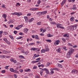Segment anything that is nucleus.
Returning <instances> with one entry per match:
<instances>
[{
	"instance_id": "obj_42",
	"label": "nucleus",
	"mask_w": 78,
	"mask_h": 78,
	"mask_svg": "<svg viewBox=\"0 0 78 78\" xmlns=\"http://www.w3.org/2000/svg\"><path fill=\"white\" fill-rule=\"evenodd\" d=\"M18 27H19V28H21L22 27H23V25H20L18 26Z\"/></svg>"
},
{
	"instance_id": "obj_37",
	"label": "nucleus",
	"mask_w": 78,
	"mask_h": 78,
	"mask_svg": "<svg viewBox=\"0 0 78 78\" xmlns=\"http://www.w3.org/2000/svg\"><path fill=\"white\" fill-rule=\"evenodd\" d=\"M46 41L48 42H51V40H47Z\"/></svg>"
},
{
	"instance_id": "obj_29",
	"label": "nucleus",
	"mask_w": 78,
	"mask_h": 78,
	"mask_svg": "<svg viewBox=\"0 0 78 78\" xmlns=\"http://www.w3.org/2000/svg\"><path fill=\"white\" fill-rule=\"evenodd\" d=\"M37 14L38 15H39V16H41V15H42V12H39L38 13H37Z\"/></svg>"
},
{
	"instance_id": "obj_48",
	"label": "nucleus",
	"mask_w": 78,
	"mask_h": 78,
	"mask_svg": "<svg viewBox=\"0 0 78 78\" xmlns=\"http://www.w3.org/2000/svg\"><path fill=\"white\" fill-rule=\"evenodd\" d=\"M63 49H64V50H65L66 51L67 50V48H66V47H63Z\"/></svg>"
},
{
	"instance_id": "obj_7",
	"label": "nucleus",
	"mask_w": 78,
	"mask_h": 78,
	"mask_svg": "<svg viewBox=\"0 0 78 78\" xmlns=\"http://www.w3.org/2000/svg\"><path fill=\"white\" fill-rule=\"evenodd\" d=\"M39 9V8H30V11H36Z\"/></svg>"
},
{
	"instance_id": "obj_3",
	"label": "nucleus",
	"mask_w": 78,
	"mask_h": 78,
	"mask_svg": "<svg viewBox=\"0 0 78 78\" xmlns=\"http://www.w3.org/2000/svg\"><path fill=\"white\" fill-rule=\"evenodd\" d=\"M63 37H67L66 38V40H69V35L68 34H65L63 35Z\"/></svg>"
},
{
	"instance_id": "obj_60",
	"label": "nucleus",
	"mask_w": 78,
	"mask_h": 78,
	"mask_svg": "<svg viewBox=\"0 0 78 78\" xmlns=\"http://www.w3.org/2000/svg\"><path fill=\"white\" fill-rule=\"evenodd\" d=\"M2 8H6V7H5V5H3L2 6Z\"/></svg>"
},
{
	"instance_id": "obj_10",
	"label": "nucleus",
	"mask_w": 78,
	"mask_h": 78,
	"mask_svg": "<svg viewBox=\"0 0 78 78\" xmlns=\"http://www.w3.org/2000/svg\"><path fill=\"white\" fill-rule=\"evenodd\" d=\"M38 49V48H31V50H33L34 51H35V50H37Z\"/></svg>"
},
{
	"instance_id": "obj_2",
	"label": "nucleus",
	"mask_w": 78,
	"mask_h": 78,
	"mask_svg": "<svg viewBox=\"0 0 78 78\" xmlns=\"http://www.w3.org/2000/svg\"><path fill=\"white\" fill-rule=\"evenodd\" d=\"M3 40L8 44V45H9L10 44V43L9 42V41L8 40H7V39L6 38H4L3 39Z\"/></svg>"
},
{
	"instance_id": "obj_17",
	"label": "nucleus",
	"mask_w": 78,
	"mask_h": 78,
	"mask_svg": "<svg viewBox=\"0 0 78 78\" xmlns=\"http://www.w3.org/2000/svg\"><path fill=\"white\" fill-rule=\"evenodd\" d=\"M70 20L72 21V22H73L74 21V17H72L70 19Z\"/></svg>"
},
{
	"instance_id": "obj_18",
	"label": "nucleus",
	"mask_w": 78,
	"mask_h": 78,
	"mask_svg": "<svg viewBox=\"0 0 78 78\" xmlns=\"http://www.w3.org/2000/svg\"><path fill=\"white\" fill-rule=\"evenodd\" d=\"M34 20V18H32L29 20V22H33V21Z\"/></svg>"
},
{
	"instance_id": "obj_5",
	"label": "nucleus",
	"mask_w": 78,
	"mask_h": 78,
	"mask_svg": "<svg viewBox=\"0 0 78 78\" xmlns=\"http://www.w3.org/2000/svg\"><path fill=\"white\" fill-rule=\"evenodd\" d=\"M59 43H60V41L59 40H57L55 42H54V44L56 45H58L59 44Z\"/></svg>"
},
{
	"instance_id": "obj_47",
	"label": "nucleus",
	"mask_w": 78,
	"mask_h": 78,
	"mask_svg": "<svg viewBox=\"0 0 78 78\" xmlns=\"http://www.w3.org/2000/svg\"><path fill=\"white\" fill-rule=\"evenodd\" d=\"M50 63L49 62L47 63V67L48 66H50Z\"/></svg>"
},
{
	"instance_id": "obj_32",
	"label": "nucleus",
	"mask_w": 78,
	"mask_h": 78,
	"mask_svg": "<svg viewBox=\"0 0 78 78\" xmlns=\"http://www.w3.org/2000/svg\"><path fill=\"white\" fill-rule=\"evenodd\" d=\"M57 51H58V52H60L61 51V49L60 48H58V49L56 50Z\"/></svg>"
},
{
	"instance_id": "obj_11",
	"label": "nucleus",
	"mask_w": 78,
	"mask_h": 78,
	"mask_svg": "<svg viewBox=\"0 0 78 78\" xmlns=\"http://www.w3.org/2000/svg\"><path fill=\"white\" fill-rule=\"evenodd\" d=\"M24 19L25 20V21L27 23H28V17H27V16H24Z\"/></svg>"
},
{
	"instance_id": "obj_9",
	"label": "nucleus",
	"mask_w": 78,
	"mask_h": 78,
	"mask_svg": "<svg viewBox=\"0 0 78 78\" xmlns=\"http://www.w3.org/2000/svg\"><path fill=\"white\" fill-rule=\"evenodd\" d=\"M66 0H64L61 3V6H63V5H64L65 3H66Z\"/></svg>"
},
{
	"instance_id": "obj_63",
	"label": "nucleus",
	"mask_w": 78,
	"mask_h": 78,
	"mask_svg": "<svg viewBox=\"0 0 78 78\" xmlns=\"http://www.w3.org/2000/svg\"><path fill=\"white\" fill-rule=\"evenodd\" d=\"M75 63L76 64H78V61L77 60V61H76L75 62Z\"/></svg>"
},
{
	"instance_id": "obj_61",
	"label": "nucleus",
	"mask_w": 78,
	"mask_h": 78,
	"mask_svg": "<svg viewBox=\"0 0 78 78\" xmlns=\"http://www.w3.org/2000/svg\"><path fill=\"white\" fill-rule=\"evenodd\" d=\"M20 72H23V69H20Z\"/></svg>"
},
{
	"instance_id": "obj_45",
	"label": "nucleus",
	"mask_w": 78,
	"mask_h": 78,
	"mask_svg": "<svg viewBox=\"0 0 78 78\" xmlns=\"http://www.w3.org/2000/svg\"><path fill=\"white\" fill-rule=\"evenodd\" d=\"M41 53H45V50L44 49H42L41 51Z\"/></svg>"
},
{
	"instance_id": "obj_13",
	"label": "nucleus",
	"mask_w": 78,
	"mask_h": 78,
	"mask_svg": "<svg viewBox=\"0 0 78 78\" xmlns=\"http://www.w3.org/2000/svg\"><path fill=\"white\" fill-rule=\"evenodd\" d=\"M47 37H53V35H51L50 34H48L47 35Z\"/></svg>"
},
{
	"instance_id": "obj_27",
	"label": "nucleus",
	"mask_w": 78,
	"mask_h": 78,
	"mask_svg": "<svg viewBox=\"0 0 78 78\" xmlns=\"http://www.w3.org/2000/svg\"><path fill=\"white\" fill-rule=\"evenodd\" d=\"M62 41H64L65 42H66V39L65 38H63L62 39Z\"/></svg>"
},
{
	"instance_id": "obj_59",
	"label": "nucleus",
	"mask_w": 78,
	"mask_h": 78,
	"mask_svg": "<svg viewBox=\"0 0 78 78\" xmlns=\"http://www.w3.org/2000/svg\"><path fill=\"white\" fill-rule=\"evenodd\" d=\"M36 60L38 61V60H41V58H38L36 59Z\"/></svg>"
},
{
	"instance_id": "obj_43",
	"label": "nucleus",
	"mask_w": 78,
	"mask_h": 78,
	"mask_svg": "<svg viewBox=\"0 0 78 78\" xmlns=\"http://www.w3.org/2000/svg\"><path fill=\"white\" fill-rule=\"evenodd\" d=\"M19 34L20 35H21V36H23V35H24V34L22 32H20L19 33Z\"/></svg>"
},
{
	"instance_id": "obj_6",
	"label": "nucleus",
	"mask_w": 78,
	"mask_h": 78,
	"mask_svg": "<svg viewBox=\"0 0 78 78\" xmlns=\"http://www.w3.org/2000/svg\"><path fill=\"white\" fill-rule=\"evenodd\" d=\"M10 61H11V62H13L14 63L17 62L16 60H14L13 58H12L10 59Z\"/></svg>"
},
{
	"instance_id": "obj_44",
	"label": "nucleus",
	"mask_w": 78,
	"mask_h": 78,
	"mask_svg": "<svg viewBox=\"0 0 78 78\" xmlns=\"http://www.w3.org/2000/svg\"><path fill=\"white\" fill-rule=\"evenodd\" d=\"M3 31H0V35L2 36V33H3Z\"/></svg>"
},
{
	"instance_id": "obj_54",
	"label": "nucleus",
	"mask_w": 78,
	"mask_h": 78,
	"mask_svg": "<svg viewBox=\"0 0 78 78\" xmlns=\"http://www.w3.org/2000/svg\"><path fill=\"white\" fill-rule=\"evenodd\" d=\"M47 69L46 68H44V69H42V71H43V72H44V71H45L46 70V69Z\"/></svg>"
},
{
	"instance_id": "obj_57",
	"label": "nucleus",
	"mask_w": 78,
	"mask_h": 78,
	"mask_svg": "<svg viewBox=\"0 0 78 78\" xmlns=\"http://www.w3.org/2000/svg\"><path fill=\"white\" fill-rule=\"evenodd\" d=\"M40 2H41L40 0H39V1H38V2H37V4H38L39 5V4H40Z\"/></svg>"
},
{
	"instance_id": "obj_8",
	"label": "nucleus",
	"mask_w": 78,
	"mask_h": 78,
	"mask_svg": "<svg viewBox=\"0 0 78 78\" xmlns=\"http://www.w3.org/2000/svg\"><path fill=\"white\" fill-rule=\"evenodd\" d=\"M77 26L78 25L77 24H75L73 26L74 30H76V27H77Z\"/></svg>"
},
{
	"instance_id": "obj_24",
	"label": "nucleus",
	"mask_w": 78,
	"mask_h": 78,
	"mask_svg": "<svg viewBox=\"0 0 78 78\" xmlns=\"http://www.w3.org/2000/svg\"><path fill=\"white\" fill-rule=\"evenodd\" d=\"M38 37L37 35H35V39H39V38Z\"/></svg>"
},
{
	"instance_id": "obj_19",
	"label": "nucleus",
	"mask_w": 78,
	"mask_h": 78,
	"mask_svg": "<svg viewBox=\"0 0 78 78\" xmlns=\"http://www.w3.org/2000/svg\"><path fill=\"white\" fill-rule=\"evenodd\" d=\"M45 71L47 74H49V71H48V70L47 69H46Z\"/></svg>"
},
{
	"instance_id": "obj_20",
	"label": "nucleus",
	"mask_w": 78,
	"mask_h": 78,
	"mask_svg": "<svg viewBox=\"0 0 78 78\" xmlns=\"http://www.w3.org/2000/svg\"><path fill=\"white\" fill-rule=\"evenodd\" d=\"M6 16H6V14H4L2 15V17H4V18L5 19H6Z\"/></svg>"
},
{
	"instance_id": "obj_39",
	"label": "nucleus",
	"mask_w": 78,
	"mask_h": 78,
	"mask_svg": "<svg viewBox=\"0 0 78 78\" xmlns=\"http://www.w3.org/2000/svg\"><path fill=\"white\" fill-rule=\"evenodd\" d=\"M15 15L16 16H19V12H15Z\"/></svg>"
},
{
	"instance_id": "obj_64",
	"label": "nucleus",
	"mask_w": 78,
	"mask_h": 78,
	"mask_svg": "<svg viewBox=\"0 0 78 78\" xmlns=\"http://www.w3.org/2000/svg\"><path fill=\"white\" fill-rule=\"evenodd\" d=\"M76 58H78V53L77 54V55L75 56Z\"/></svg>"
},
{
	"instance_id": "obj_12",
	"label": "nucleus",
	"mask_w": 78,
	"mask_h": 78,
	"mask_svg": "<svg viewBox=\"0 0 78 78\" xmlns=\"http://www.w3.org/2000/svg\"><path fill=\"white\" fill-rule=\"evenodd\" d=\"M9 70L12 72H14V70H15L14 69H13V68L10 69Z\"/></svg>"
},
{
	"instance_id": "obj_36",
	"label": "nucleus",
	"mask_w": 78,
	"mask_h": 78,
	"mask_svg": "<svg viewBox=\"0 0 78 78\" xmlns=\"http://www.w3.org/2000/svg\"><path fill=\"white\" fill-rule=\"evenodd\" d=\"M22 38H23V37H19L17 38V39H22Z\"/></svg>"
},
{
	"instance_id": "obj_41",
	"label": "nucleus",
	"mask_w": 78,
	"mask_h": 78,
	"mask_svg": "<svg viewBox=\"0 0 78 78\" xmlns=\"http://www.w3.org/2000/svg\"><path fill=\"white\" fill-rule=\"evenodd\" d=\"M40 76L36 75L35 76V78H40Z\"/></svg>"
},
{
	"instance_id": "obj_50",
	"label": "nucleus",
	"mask_w": 78,
	"mask_h": 78,
	"mask_svg": "<svg viewBox=\"0 0 78 78\" xmlns=\"http://www.w3.org/2000/svg\"><path fill=\"white\" fill-rule=\"evenodd\" d=\"M8 33L7 32H4V35H6V34H8Z\"/></svg>"
},
{
	"instance_id": "obj_1",
	"label": "nucleus",
	"mask_w": 78,
	"mask_h": 78,
	"mask_svg": "<svg viewBox=\"0 0 78 78\" xmlns=\"http://www.w3.org/2000/svg\"><path fill=\"white\" fill-rule=\"evenodd\" d=\"M74 51V49L71 48L67 53L66 55V58H70V57L71 56V55H72V53Z\"/></svg>"
},
{
	"instance_id": "obj_53",
	"label": "nucleus",
	"mask_w": 78,
	"mask_h": 78,
	"mask_svg": "<svg viewBox=\"0 0 78 78\" xmlns=\"http://www.w3.org/2000/svg\"><path fill=\"white\" fill-rule=\"evenodd\" d=\"M37 24V25H41V22H38Z\"/></svg>"
},
{
	"instance_id": "obj_49",
	"label": "nucleus",
	"mask_w": 78,
	"mask_h": 78,
	"mask_svg": "<svg viewBox=\"0 0 78 78\" xmlns=\"http://www.w3.org/2000/svg\"><path fill=\"white\" fill-rule=\"evenodd\" d=\"M15 29H16V30H20V28H19V26H18L16 28H15Z\"/></svg>"
},
{
	"instance_id": "obj_38",
	"label": "nucleus",
	"mask_w": 78,
	"mask_h": 78,
	"mask_svg": "<svg viewBox=\"0 0 78 78\" xmlns=\"http://www.w3.org/2000/svg\"><path fill=\"white\" fill-rule=\"evenodd\" d=\"M50 23L51 24H52V25H53L54 24H56V23L55 22H51Z\"/></svg>"
},
{
	"instance_id": "obj_14",
	"label": "nucleus",
	"mask_w": 78,
	"mask_h": 78,
	"mask_svg": "<svg viewBox=\"0 0 78 78\" xmlns=\"http://www.w3.org/2000/svg\"><path fill=\"white\" fill-rule=\"evenodd\" d=\"M47 12V11H44V12H41L42 14H45Z\"/></svg>"
},
{
	"instance_id": "obj_28",
	"label": "nucleus",
	"mask_w": 78,
	"mask_h": 78,
	"mask_svg": "<svg viewBox=\"0 0 78 78\" xmlns=\"http://www.w3.org/2000/svg\"><path fill=\"white\" fill-rule=\"evenodd\" d=\"M76 7V5H73V9H75Z\"/></svg>"
},
{
	"instance_id": "obj_40",
	"label": "nucleus",
	"mask_w": 78,
	"mask_h": 78,
	"mask_svg": "<svg viewBox=\"0 0 78 78\" xmlns=\"http://www.w3.org/2000/svg\"><path fill=\"white\" fill-rule=\"evenodd\" d=\"M34 43H32L29 44V45H34Z\"/></svg>"
},
{
	"instance_id": "obj_35",
	"label": "nucleus",
	"mask_w": 78,
	"mask_h": 78,
	"mask_svg": "<svg viewBox=\"0 0 78 78\" xmlns=\"http://www.w3.org/2000/svg\"><path fill=\"white\" fill-rule=\"evenodd\" d=\"M60 25V24H58V25H57V28H60L61 26Z\"/></svg>"
},
{
	"instance_id": "obj_22",
	"label": "nucleus",
	"mask_w": 78,
	"mask_h": 78,
	"mask_svg": "<svg viewBox=\"0 0 78 78\" xmlns=\"http://www.w3.org/2000/svg\"><path fill=\"white\" fill-rule=\"evenodd\" d=\"M34 56H35L36 58H37V57H39V55H37L36 54H35L34 55Z\"/></svg>"
},
{
	"instance_id": "obj_23",
	"label": "nucleus",
	"mask_w": 78,
	"mask_h": 78,
	"mask_svg": "<svg viewBox=\"0 0 78 78\" xmlns=\"http://www.w3.org/2000/svg\"><path fill=\"white\" fill-rule=\"evenodd\" d=\"M54 70V69H51V73H54V71H53V70Z\"/></svg>"
},
{
	"instance_id": "obj_15",
	"label": "nucleus",
	"mask_w": 78,
	"mask_h": 78,
	"mask_svg": "<svg viewBox=\"0 0 78 78\" xmlns=\"http://www.w3.org/2000/svg\"><path fill=\"white\" fill-rule=\"evenodd\" d=\"M28 31V29H27V28H25L24 29V32L25 33H27Z\"/></svg>"
},
{
	"instance_id": "obj_4",
	"label": "nucleus",
	"mask_w": 78,
	"mask_h": 78,
	"mask_svg": "<svg viewBox=\"0 0 78 78\" xmlns=\"http://www.w3.org/2000/svg\"><path fill=\"white\" fill-rule=\"evenodd\" d=\"M72 73H74V74H76V73H78V71L76 70V69H73L72 71Z\"/></svg>"
},
{
	"instance_id": "obj_31",
	"label": "nucleus",
	"mask_w": 78,
	"mask_h": 78,
	"mask_svg": "<svg viewBox=\"0 0 78 78\" xmlns=\"http://www.w3.org/2000/svg\"><path fill=\"white\" fill-rule=\"evenodd\" d=\"M45 48H46V51H48V50H49V49L48 48V47H46V46H45Z\"/></svg>"
},
{
	"instance_id": "obj_58",
	"label": "nucleus",
	"mask_w": 78,
	"mask_h": 78,
	"mask_svg": "<svg viewBox=\"0 0 78 78\" xmlns=\"http://www.w3.org/2000/svg\"><path fill=\"white\" fill-rule=\"evenodd\" d=\"M14 34H17V31H14Z\"/></svg>"
},
{
	"instance_id": "obj_62",
	"label": "nucleus",
	"mask_w": 78,
	"mask_h": 78,
	"mask_svg": "<svg viewBox=\"0 0 78 78\" xmlns=\"http://www.w3.org/2000/svg\"><path fill=\"white\" fill-rule=\"evenodd\" d=\"M40 35L41 36H44V34L41 33L40 34Z\"/></svg>"
},
{
	"instance_id": "obj_51",
	"label": "nucleus",
	"mask_w": 78,
	"mask_h": 78,
	"mask_svg": "<svg viewBox=\"0 0 78 78\" xmlns=\"http://www.w3.org/2000/svg\"><path fill=\"white\" fill-rule=\"evenodd\" d=\"M31 63H33V64H34V63H36V61H32Z\"/></svg>"
},
{
	"instance_id": "obj_56",
	"label": "nucleus",
	"mask_w": 78,
	"mask_h": 78,
	"mask_svg": "<svg viewBox=\"0 0 78 78\" xmlns=\"http://www.w3.org/2000/svg\"><path fill=\"white\" fill-rule=\"evenodd\" d=\"M14 76L15 78H16L17 77V76L16 74H14Z\"/></svg>"
},
{
	"instance_id": "obj_46",
	"label": "nucleus",
	"mask_w": 78,
	"mask_h": 78,
	"mask_svg": "<svg viewBox=\"0 0 78 78\" xmlns=\"http://www.w3.org/2000/svg\"><path fill=\"white\" fill-rule=\"evenodd\" d=\"M68 45H69V46H71V47H73L72 44H71L70 43H68Z\"/></svg>"
},
{
	"instance_id": "obj_26",
	"label": "nucleus",
	"mask_w": 78,
	"mask_h": 78,
	"mask_svg": "<svg viewBox=\"0 0 78 78\" xmlns=\"http://www.w3.org/2000/svg\"><path fill=\"white\" fill-rule=\"evenodd\" d=\"M19 57H20V59H22V58H23L24 59V58H25L23 56H22V55H21V56H19Z\"/></svg>"
},
{
	"instance_id": "obj_30",
	"label": "nucleus",
	"mask_w": 78,
	"mask_h": 78,
	"mask_svg": "<svg viewBox=\"0 0 78 78\" xmlns=\"http://www.w3.org/2000/svg\"><path fill=\"white\" fill-rule=\"evenodd\" d=\"M31 71V70L30 69H26L25 70V72H30Z\"/></svg>"
},
{
	"instance_id": "obj_52",
	"label": "nucleus",
	"mask_w": 78,
	"mask_h": 78,
	"mask_svg": "<svg viewBox=\"0 0 78 78\" xmlns=\"http://www.w3.org/2000/svg\"><path fill=\"white\" fill-rule=\"evenodd\" d=\"M5 72H6V71H5V70H3L2 71V72L3 73H5Z\"/></svg>"
},
{
	"instance_id": "obj_55",
	"label": "nucleus",
	"mask_w": 78,
	"mask_h": 78,
	"mask_svg": "<svg viewBox=\"0 0 78 78\" xmlns=\"http://www.w3.org/2000/svg\"><path fill=\"white\" fill-rule=\"evenodd\" d=\"M39 69H40V72H43V71H42L43 70H42V69H42V68H39Z\"/></svg>"
},
{
	"instance_id": "obj_34",
	"label": "nucleus",
	"mask_w": 78,
	"mask_h": 78,
	"mask_svg": "<svg viewBox=\"0 0 78 78\" xmlns=\"http://www.w3.org/2000/svg\"><path fill=\"white\" fill-rule=\"evenodd\" d=\"M4 58H5V56L3 55H0V58L2 59H3Z\"/></svg>"
},
{
	"instance_id": "obj_16",
	"label": "nucleus",
	"mask_w": 78,
	"mask_h": 78,
	"mask_svg": "<svg viewBox=\"0 0 78 78\" xmlns=\"http://www.w3.org/2000/svg\"><path fill=\"white\" fill-rule=\"evenodd\" d=\"M2 52L3 53H4V54H5V53H8V51H7L5 50H4Z\"/></svg>"
},
{
	"instance_id": "obj_25",
	"label": "nucleus",
	"mask_w": 78,
	"mask_h": 78,
	"mask_svg": "<svg viewBox=\"0 0 78 78\" xmlns=\"http://www.w3.org/2000/svg\"><path fill=\"white\" fill-rule=\"evenodd\" d=\"M14 73H19V71L16 70H14V72H13Z\"/></svg>"
},
{
	"instance_id": "obj_33",
	"label": "nucleus",
	"mask_w": 78,
	"mask_h": 78,
	"mask_svg": "<svg viewBox=\"0 0 78 78\" xmlns=\"http://www.w3.org/2000/svg\"><path fill=\"white\" fill-rule=\"evenodd\" d=\"M70 30H72V31H73V30H74L73 26H71V27L70 28Z\"/></svg>"
},
{
	"instance_id": "obj_21",
	"label": "nucleus",
	"mask_w": 78,
	"mask_h": 78,
	"mask_svg": "<svg viewBox=\"0 0 78 78\" xmlns=\"http://www.w3.org/2000/svg\"><path fill=\"white\" fill-rule=\"evenodd\" d=\"M58 67H60V68H62V65H61L58 64Z\"/></svg>"
}]
</instances>
